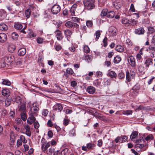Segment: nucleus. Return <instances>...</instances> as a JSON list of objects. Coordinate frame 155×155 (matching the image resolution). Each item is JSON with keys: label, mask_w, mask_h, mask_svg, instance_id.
I'll return each mask as SVG.
<instances>
[{"label": "nucleus", "mask_w": 155, "mask_h": 155, "mask_svg": "<svg viewBox=\"0 0 155 155\" xmlns=\"http://www.w3.org/2000/svg\"><path fill=\"white\" fill-rule=\"evenodd\" d=\"M94 146L93 143H89L87 144V148L89 149H91L93 148Z\"/></svg>", "instance_id": "6e6d98bb"}, {"label": "nucleus", "mask_w": 155, "mask_h": 155, "mask_svg": "<svg viewBox=\"0 0 155 155\" xmlns=\"http://www.w3.org/2000/svg\"><path fill=\"white\" fill-rule=\"evenodd\" d=\"M138 71L141 73H143L145 72L144 68L142 65H140L138 67Z\"/></svg>", "instance_id": "ea45409f"}, {"label": "nucleus", "mask_w": 155, "mask_h": 155, "mask_svg": "<svg viewBox=\"0 0 155 155\" xmlns=\"http://www.w3.org/2000/svg\"><path fill=\"white\" fill-rule=\"evenodd\" d=\"M148 30L149 33L152 34L154 32L155 30L154 28L152 27H150L148 28Z\"/></svg>", "instance_id": "13d9d810"}, {"label": "nucleus", "mask_w": 155, "mask_h": 155, "mask_svg": "<svg viewBox=\"0 0 155 155\" xmlns=\"http://www.w3.org/2000/svg\"><path fill=\"white\" fill-rule=\"evenodd\" d=\"M15 121L16 124L19 125H21L22 124V121L20 118H16L15 119Z\"/></svg>", "instance_id": "8fccbe9b"}, {"label": "nucleus", "mask_w": 155, "mask_h": 155, "mask_svg": "<svg viewBox=\"0 0 155 155\" xmlns=\"http://www.w3.org/2000/svg\"><path fill=\"white\" fill-rule=\"evenodd\" d=\"M56 37L58 40H61L63 38L62 34L61 31L57 30L55 31Z\"/></svg>", "instance_id": "ddd939ff"}, {"label": "nucleus", "mask_w": 155, "mask_h": 155, "mask_svg": "<svg viewBox=\"0 0 155 155\" xmlns=\"http://www.w3.org/2000/svg\"><path fill=\"white\" fill-rule=\"evenodd\" d=\"M70 120L68 119H64V120L63 124L65 126H67L69 123Z\"/></svg>", "instance_id": "e2e57ef3"}, {"label": "nucleus", "mask_w": 155, "mask_h": 155, "mask_svg": "<svg viewBox=\"0 0 155 155\" xmlns=\"http://www.w3.org/2000/svg\"><path fill=\"white\" fill-rule=\"evenodd\" d=\"M20 140L23 143H25L27 142V140L25 139V137L22 135H21L20 137Z\"/></svg>", "instance_id": "79ce46f5"}, {"label": "nucleus", "mask_w": 155, "mask_h": 155, "mask_svg": "<svg viewBox=\"0 0 155 155\" xmlns=\"http://www.w3.org/2000/svg\"><path fill=\"white\" fill-rule=\"evenodd\" d=\"M83 3L85 7L88 10L92 9L94 7L93 3L90 0L84 1Z\"/></svg>", "instance_id": "f03ea898"}, {"label": "nucleus", "mask_w": 155, "mask_h": 155, "mask_svg": "<svg viewBox=\"0 0 155 155\" xmlns=\"http://www.w3.org/2000/svg\"><path fill=\"white\" fill-rule=\"evenodd\" d=\"M127 61L132 67L135 66V59L134 57L132 56H130L127 57Z\"/></svg>", "instance_id": "423d86ee"}, {"label": "nucleus", "mask_w": 155, "mask_h": 155, "mask_svg": "<svg viewBox=\"0 0 155 155\" xmlns=\"http://www.w3.org/2000/svg\"><path fill=\"white\" fill-rule=\"evenodd\" d=\"M50 143L49 142H48L46 144H43L41 145V149L42 150L45 151L50 146Z\"/></svg>", "instance_id": "b1692460"}, {"label": "nucleus", "mask_w": 155, "mask_h": 155, "mask_svg": "<svg viewBox=\"0 0 155 155\" xmlns=\"http://www.w3.org/2000/svg\"><path fill=\"white\" fill-rule=\"evenodd\" d=\"M129 20L125 18H123L121 21V23L122 24L125 25L127 26H129Z\"/></svg>", "instance_id": "cd10ccee"}, {"label": "nucleus", "mask_w": 155, "mask_h": 155, "mask_svg": "<svg viewBox=\"0 0 155 155\" xmlns=\"http://www.w3.org/2000/svg\"><path fill=\"white\" fill-rule=\"evenodd\" d=\"M71 19L72 21L76 22H78L80 21V19L77 17H72Z\"/></svg>", "instance_id": "5fc2aeb1"}, {"label": "nucleus", "mask_w": 155, "mask_h": 155, "mask_svg": "<svg viewBox=\"0 0 155 155\" xmlns=\"http://www.w3.org/2000/svg\"><path fill=\"white\" fill-rule=\"evenodd\" d=\"M116 50L119 52H122L124 51V49L121 45H118L116 47Z\"/></svg>", "instance_id": "5701e85b"}, {"label": "nucleus", "mask_w": 155, "mask_h": 155, "mask_svg": "<svg viewBox=\"0 0 155 155\" xmlns=\"http://www.w3.org/2000/svg\"><path fill=\"white\" fill-rule=\"evenodd\" d=\"M68 148H65L62 150L61 154L62 155H65L68 152Z\"/></svg>", "instance_id": "09e8293b"}, {"label": "nucleus", "mask_w": 155, "mask_h": 155, "mask_svg": "<svg viewBox=\"0 0 155 155\" xmlns=\"http://www.w3.org/2000/svg\"><path fill=\"white\" fill-rule=\"evenodd\" d=\"M84 52L86 53H87L90 51V48L87 45H85L83 48Z\"/></svg>", "instance_id": "37998d69"}, {"label": "nucleus", "mask_w": 155, "mask_h": 155, "mask_svg": "<svg viewBox=\"0 0 155 155\" xmlns=\"http://www.w3.org/2000/svg\"><path fill=\"white\" fill-rule=\"evenodd\" d=\"M153 135L151 134H150L148 135L145 138V140L147 141H148L150 140H152L153 139Z\"/></svg>", "instance_id": "a18cd8bd"}, {"label": "nucleus", "mask_w": 155, "mask_h": 155, "mask_svg": "<svg viewBox=\"0 0 155 155\" xmlns=\"http://www.w3.org/2000/svg\"><path fill=\"white\" fill-rule=\"evenodd\" d=\"M140 89L139 86L138 84H136L132 88V90L134 91H137Z\"/></svg>", "instance_id": "052dcab7"}, {"label": "nucleus", "mask_w": 155, "mask_h": 155, "mask_svg": "<svg viewBox=\"0 0 155 155\" xmlns=\"http://www.w3.org/2000/svg\"><path fill=\"white\" fill-rule=\"evenodd\" d=\"M34 128L35 129H38L39 127V124L37 121L34 122Z\"/></svg>", "instance_id": "0e129e2a"}, {"label": "nucleus", "mask_w": 155, "mask_h": 155, "mask_svg": "<svg viewBox=\"0 0 155 155\" xmlns=\"http://www.w3.org/2000/svg\"><path fill=\"white\" fill-rule=\"evenodd\" d=\"M12 36L13 39H15L18 38V35L15 32H13L12 34Z\"/></svg>", "instance_id": "69168bd1"}, {"label": "nucleus", "mask_w": 155, "mask_h": 155, "mask_svg": "<svg viewBox=\"0 0 155 155\" xmlns=\"http://www.w3.org/2000/svg\"><path fill=\"white\" fill-rule=\"evenodd\" d=\"M132 111L130 110H127L123 112V114H124L130 115L132 114Z\"/></svg>", "instance_id": "680f3d73"}, {"label": "nucleus", "mask_w": 155, "mask_h": 155, "mask_svg": "<svg viewBox=\"0 0 155 155\" xmlns=\"http://www.w3.org/2000/svg\"><path fill=\"white\" fill-rule=\"evenodd\" d=\"M142 23L143 24H148L150 23V21L148 18H146L143 19L142 21Z\"/></svg>", "instance_id": "4d7b16f0"}, {"label": "nucleus", "mask_w": 155, "mask_h": 155, "mask_svg": "<svg viewBox=\"0 0 155 155\" xmlns=\"http://www.w3.org/2000/svg\"><path fill=\"white\" fill-rule=\"evenodd\" d=\"M109 76L111 78H115L117 76V74L113 71H111L108 72Z\"/></svg>", "instance_id": "bb28decb"}, {"label": "nucleus", "mask_w": 155, "mask_h": 155, "mask_svg": "<svg viewBox=\"0 0 155 155\" xmlns=\"http://www.w3.org/2000/svg\"><path fill=\"white\" fill-rule=\"evenodd\" d=\"M95 36L96 37V38L98 39L100 37L101 33L100 32V31H96L95 34Z\"/></svg>", "instance_id": "774afa93"}, {"label": "nucleus", "mask_w": 155, "mask_h": 155, "mask_svg": "<svg viewBox=\"0 0 155 155\" xmlns=\"http://www.w3.org/2000/svg\"><path fill=\"white\" fill-rule=\"evenodd\" d=\"M14 101L17 103L18 105L21 104L22 101V99L20 97L18 96L15 98Z\"/></svg>", "instance_id": "473e14b6"}, {"label": "nucleus", "mask_w": 155, "mask_h": 155, "mask_svg": "<svg viewBox=\"0 0 155 155\" xmlns=\"http://www.w3.org/2000/svg\"><path fill=\"white\" fill-rule=\"evenodd\" d=\"M120 137V142L121 143L126 141L128 139V137L126 136H124Z\"/></svg>", "instance_id": "de8ad7c7"}, {"label": "nucleus", "mask_w": 155, "mask_h": 155, "mask_svg": "<svg viewBox=\"0 0 155 155\" xmlns=\"http://www.w3.org/2000/svg\"><path fill=\"white\" fill-rule=\"evenodd\" d=\"M69 135L71 136H74L75 135V131L74 129H72L70 131Z\"/></svg>", "instance_id": "603ef678"}, {"label": "nucleus", "mask_w": 155, "mask_h": 155, "mask_svg": "<svg viewBox=\"0 0 155 155\" xmlns=\"http://www.w3.org/2000/svg\"><path fill=\"white\" fill-rule=\"evenodd\" d=\"M31 15V10L29 9H28L26 10L25 11V15L26 17L28 18H29Z\"/></svg>", "instance_id": "a19ab883"}, {"label": "nucleus", "mask_w": 155, "mask_h": 155, "mask_svg": "<svg viewBox=\"0 0 155 155\" xmlns=\"http://www.w3.org/2000/svg\"><path fill=\"white\" fill-rule=\"evenodd\" d=\"M20 113V115L21 119L24 121H25L27 118V115L26 114V112H22Z\"/></svg>", "instance_id": "c756f323"}, {"label": "nucleus", "mask_w": 155, "mask_h": 155, "mask_svg": "<svg viewBox=\"0 0 155 155\" xmlns=\"http://www.w3.org/2000/svg\"><path fill=\"white\" fill-rule=\"evenodd\" d=\"M18 111L20 112V113L22 112H26V105L25 103H23L19 107Z\"/></svg>", "instance_id": "4468645a"}, {"label": "nucleus", "mask_w": 155, "mask_h": 155, "mask_svg": "<svg viewBox=\"0 0 155 155\" xmlns=\"http://www.w3.org/2000/svg\"><path fill=\"white\" fill-rule=\"evenodd\" d=\"M7 15L6 12L3 9H0V18H4Z\"/></svg>", "instance_id": "412c9836"}, {"label": "nucleus", "mask_w": 155, "mask_h": 155, "mask_svg": "<svg viewBox=\"0 0 155 155\" xmlns=\"http://www.w3.org/2000/svg\"><path fill=\"white\" fill-rule=\"evenodd\" d=\"M115 15V12L113 11H110L108 12L107 17L109 18H113Z\"/></svg>", "instance_id": "393cba45"}, {"label": "nucleus", "mask_w": 155, "mask_h": 155, "mask_svg": "<svg viewBox=\"0 0 155 155\" xmlns=\"http://www.w3.org/2000/svg\"><path fill=\"white\" fill-rule=\"evenodd\" d=\"M121 59L120 57L117 56L114 58V62L115 63L117 64L119 63L121 61Z\"/></svg>", "instance_id": "c9c22d12"}, {"label": "nucleus", "mask_w": 155, "mask_h": 155, "mask_svg": "<svg viewBox=\"0 0 155 155\" xmlns=\"http://www.w3.org/2000/svg\"><path fill=\"white\" fill-rule=\"evenodd\" d=\"M66 72L67 74L72 75L74 73L73 70L70 68H68L66 70Z\"/></svg>", "instance_id": "49530a36"}, {"label": "nucleus", "mask_w": 155, "mask_h": 155, "mask_svg": "<svg viewBox=\"0 0 155 155\" xmlns=\"http://www.w3.org/2000/svg\"><path fill=\"white\" fill-rule=\"evenodd\" d=\"M36 120L35 118L31 114V116L29 117L28 118L27 122L28 124H31L33 123Z\"/></svg>", "instance_id": "9b49d317"}, {"label": "nucleus", "mask_w": 155, "mask_h": 155, "mask_svg": "<svg viewBox=\"0 0 155 155\" xmlns=\"http://www.w3.org/2000/svg\"><path fill=\"white\" fill-rule=\"evenodd\" d=\"M86 25L88 27H91L92 26L93 22L91 21H88L86 22Z\"/></svg>", "instance_id": "3c124183"}, {"label": "nucleus", "mask_w": 155, "mask_h": 155, "mask_svg": "<svg viewBox=\"0 0 155 155\" xmlns=\"http://www.w3.org/2000/svg\"><path fill=\"white\" fill-rule=\"evenodd\" d=\"M153 63V60L150 58L147 59L144 63L146 68L149 67V66L152 64Z\"/></svg>", "instance_id": "dca6fc26"}, {"label": "nucleus", "mask_w": 155, "mask_h": 155, "mask_svg": "<svg viewBox=\"0 0 155 155\" xmlns=\"http://www.w3.org/2000/svg\"><path fill=\"white\" fill-rule=\"evenodd\" d=\"M135 34L138 35H143L145 32V30L143 27H140L136 29L135 30Z\"/></svg>", "instance_id": "6e6552de"}, {"label": "nucleus", "mask_w": 155, "mask_h": 155, "mask_svg": "<svg viewBox=\"0 0 155 155\" xmlns=\"http://www.w3.org/2000/svg\"><path fill=\"white\" fill-rule=\"evenodd\" d=\"M107 38L106 37H105L103 40V42L104 43L103 46L104 47H106L107 45Z\"/></svg>", "instance_id": "338daca9"}, {"label": "nucleus", "mask_w": 155, "mask_h": 155, "mask_svg": "<svg viewBox=\"0 0 155 155\" xmlns=\"http://www.w3.org/2000/svg\"><path fill=\"white\" fill-rule=\"evenodd\" d=\"M26 52V49L25 48H22L18 50V54L20 56H22L25 54Z\"/></svg>", "instance_id": "a211bd4d"}, {"label": "nucleus", "mask_w": 155, "mask_h": 155, "mask_svg": "<svg viewBox=\"0 0 155 155\" xmlns=\"http://www.w3.org/2000/svg\"><path fill=\"white\" fill-rule=\"evenodd\" d=\"M125 74L124 73L122 72L121 71L120 72L118 75V77L120 79H122L124 78Z\"/></svg>", "instance_id": "c03bdc74"}, {"label": "nucleus", "mask_w": 155, "mask_h": 155, "mask_svg": "<svg viewBox=\"0 0 155 155\" xmlns=\"http://www.w3.org/2000/svg\"><path fill=\"white\" fill-rule=\"evenodd\" d=\"M117 31L116 29L114 27H113L110 29L109 32L110 33H111V35L114 36L115 35V33Z\"/></svg>", "instance_id": "c85d7f7f"}, {"label": "nucleus", "mask_w": 155, "mask_h": 155, "mask_svg": "<svg viewBox=\"0 0 155 155\" xmlns=\"http://www.w3.org/2000/svg\"><path fill=\"white\" fill-rule=\"evenodd\" d=\"M6 65V63L3 59H0V68L5 67Z\"/></svg>", "instance_id": "f704fd0d"}, {"label": "nucleus", "mask_w": 155, "mask_h": 155, "mask_svg": "<svg viewBox=\"0 0 155 155\" xmlns=\"http://www.w3.org/2000/svg\"><path fill=\"white\" fill-rule=\"evenodd\" d=\"M138 132L137 131H133L130 135V138L132 140L137 137Z\"/></svg>", "instance_id": "f3484780"}, {"label": "nucleus", "mask_w": 155, "mask_h": 155, "mask_svg": "<svg viewBox=\"0 0 155 155\" xmlns=\"http://www.w3.org/2000/svg\"><path fill=\"white\" fill-rule=\"evenodd\" d=\"M108 12V9H104L101 12V16L102 17H104L106 15L107 16Z\"/></svg>", "instance_id": "e433bc0d"}, {"label": "nucleus", "mask_w": 155, "mask_h": 155, "mask_svg": "<svg viewBox=\"0 0 155 155\" xmlns=\"http://www.w3.org/2000/svg\"><path fill=\"white\" fill-rule=\"evenodd\" d=\"M2 95L6 97H8L10 94L9 91L8 89H4L2 91Z\"/></svg>", "instance_id": "6ab92c4d"}, {"label": "nucleus", "mask_w": 155, "mask_h": 155, "mask_svg": "<svg viewBox=\"0 0 155 155\" xmlns=\"http://www.w3.org/2000/svg\"><path fill=\"white\" fill-rule=\"evenodd\" d=\"M3 59L6 63V64L7 63L10 64L14 61V57L13 55H10L4 57Z\"/></svg>", "instance_id": "39448f33"}, {"label": "nucleus", "mask_w": 155, "mask_h": 155, "mask_svg": "<svg viewBox=\"0 0 155 155\" xmlns=\"http://www.w3.org/2000/svg\"><path fill=\"white\" fill-rule=\"evenodd\" d=\"M8 26L4 23H1L0 24V30L5 31L8 30Z\"/></svg>", "instance_id": "aec40b11"}, {"label": "nucleus", "mask_w": 155, "mask_h": 155, "mask_svg": "<svg viewBox=\"0 0 155 155\" xmlns=\"http://www.w3.org/2000/svg\"><path fill=\"white\" fill-rule=\"evenodd\" d=\"M61 8L58 5H54L51 8V11L54 14H56L58 13L61 11Z\"/></svg>", "instance_id": "20e7f679"}, {"label": "nucleus", "mask_w": 155, "mask_h": 155, "mask_svg": "<svg viewBox=\"0 0 155 155\" xmlns=\"http://www.w3.org/2000/svg\"><path fill=\"white\" fill-rule=\"evenodd\" d=\"M3 81L2 84L7 86H10L11 85V82L10 81L6 79H2Z\"/></svg>", "instance_id": "7c9ffc66"}, {"label": "nucleus", "mask_w": 155, "mask_h": 155, "mask_svg": "<svg viewBox=\"0 0 155 155\" xmlns=\"http://www.w3.org/2000/svg\"><path fill=\"white\" fill-rule=\"evenodd\" d=\"M73 33V32L69 29H67L64 31V34L65 35L68 37L70 36Z\"/></svg>", "instance_id": "a878e982"}, {"label": "nucleus", "mask_w": 155, "mask_h": 155, "mask_svg": "<svg viewBox=\"0 0 155 155\" xmlns=\"http://www.w3.org/2000/svg\"><path fill=\"white\" fill-rule=\"evenodd\" d=\"M53 110H58L59 112H61L63 110L62 104L56 103L53 107Z\"/></svg>", "instance_id": "0eeeda50"}, {"label": "nucleus", "mask_w": 155, "mask_h": 155, "mask_svg": "<svg viewBox=\"0 0 155 155\" xmlns=\"http://www.w3.org/2000/svg\"><path fill=\"white\" fill-rule=\"evenodd\" d=\"M96 91L95 88L94 87L91 86H88L87 89V91L90 94H94Z\"/></svg>", "instance_id": "2eb2a0df"}, {"label": "nucleus", "mask_w": 155, "mask_h": 155, "mask_svg": "<svg viewBox=\"0 0 155 155\" xmlns=\"http://www.w3.org/2000/svg\"><path fill=\"white\" fill-rule=\"evenodd\" d=\"M24 129L26 130L25 133L28 136H30L31 133L30 127L29 125L28 124H24Z\"/></svg>", "instance_id": "1a4fd4ad"}, {"label": "nucleus", "mask_w": 155, "mask_h": 155, "mask_svg": "<svg viewBox=\"0 0 155 155\" xmlns=\"http://www.w3.org/2000/svg\"><path fill=\"white\" fill-rule=\"evenodd\" d=\"M138 23V21L134 19H131L129 20V25H130L134 26L136 25Z\"/></svg>", "instance_id": "2f4dec72"}, {"label": "nucleus", "mask_w": 155, "mask_h": 155, "mask_svg": "<svg viewBox=\"0 0 155 155\" xmlns=\"http://www.w3.org/2000/svg\"><path fill=\"white\" fill-rule=\"evenodd\" d=\"M135 76V73L133 71L129 72L127 71L126 72V78L128 82L130 81L131 79Z\"/></svg>", "instance_id": "7ed1b4c3"}, {"label": "nucleus", "mask_w": 155, "mask_h": 155, "mask_svg": "<svg viewBox=\"0 0 155 155\" xmlns=\"http://www.w3.org/2000/svg\"><path fill=\"white\" fill-rule=\"evenodd\" d=\"M73 23L72 22L69 21H67L65 24V26L68 28H71L73 27Z\"/></svg>", "instance_id": "4c0bfd02"}, {"label": "nucleus", "mask_w": 155, "mask_h": 155, "mask_svg": "<svg viewBox=\"0 0 155 155\" xmlns=\"http://www.w3.org/2000/svg\"><path fill=\"white\" fill-rule=\"evenodd\" d=\"M48 114V111L47 109H44L42 112V115L45 117Z\"/></svg>", "instance_id": "864d4df0"}, {"label": "nucleus", "mask_w": 155, "mask_h": 155, "mask_svg": "<svg viewBox=\"0 0 155 155\" xmlns=\"http://www.w3.org/2000/svg\"><path fill=\"white\" fill-rule=\"evenodd\" d=\"M39 110V105L36 103L32 104L31 108V114H36Z\"/></svg>", "instance_id": "f257e3e1"}, {"label": "nucleus", "mask_w": 155, "mask_h": 155, "mask_svg": "<svg viewBox=\"0 0 155 155\" xmlns=\"http://www.w3.org/2000/svg\"><path fill=\"white\" fill-rule=\"evenodd\" d=\"M15 49V47L12 44H10L8 47V49L9 52L12 53Z\"/></svg>", "instance_id": "4be33fe9"}, {"label": "nucleus", "mask_w": 155, "mask_h": 155, "mask_svg": "<svg viewBox=\"0 0 155 155\" xmlns=\"http://www.w3.org/2000/svg\"><path fill=\"white\" fill-rule=\"evenodd\" d=\"M15 28L17 30H20L22 28V25L20 24L15 23L14 25Z\"/></svg>", "instance_id": "58836bf2"}, {"label": "nucleus", "mask_w": 155, "mask_h": 155, "mask_svg": "<svg viewBox=\"0 0 155 155\" xmlns=\"http://www.w3.org/2000/svg\"><path fill=\"white\" fill-rule=\"evenodd\" d=\"M7 40V35L4 33H0V42L3 43Z\"/></svg>", "instance_id": "9d476101"}, {"label": "nucleus", "mask_w": 155, "mask_h": 155, "mask_svg": "<svg viewBox=\"0 0 155 155\" xmlns=\"http://www.w3.org/2000/svg\"><path fill=\"white\" fill-rule=\"evenodd\" d=\"M5 104L6 106L8 107L11 104V101L9 99H6L5 101Z\"/></svg>", "instance_id": "bf43d9fd"}, {"label": "nucleus", "mask_w": 155, "mask_h": 155, "mask_svg": "<svg viewBox=\"0 0 155 155\" xmlns=\"http://www.w3.org/2000/svg\"><path fill=\"white\" fill-rule=\"evenodd\" d=\"M85 60L87 61L88 63L90 62L92 60V57L91 56L88 55H86L85 56Z\"/></svg>", "instance_id": "72a5a7b5"}, {"label": "nucleus", "mask_w": 155, "mask_h": 155, "mask_svg": "<svg viewBox=\"0 0 155 155\" xmlns=\"http://www.w3.org/2000/svg\"><path fill=\"white\" fill-rule=\"evenodd\" d=\"M114 5L117 9L120 8L122 5L121 1V0H117L116 1L114 4Z\"/></svg>", "instance_id": "f8f14e48"}]
</instances>
